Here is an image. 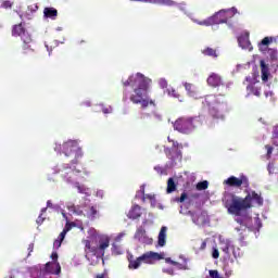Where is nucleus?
<instances>
[{
  "label": "nucleus",
  "mask_w": 278,
  "mask_h": 278,
  "mask_svg": "<svg viewBox=\"0 0 278 278\" xmlns=\"http://www.w3.org/2000/svg\"><path fill=\"white\" fill-rule=\"evenodd\" d=\"M55 153L60 155H65V157H74L70 164L56 165L52 168V174L58 175L62 170H67L62 175L63 180L67 182L68 186L77 188L79 194H88L86 192V187L79 185L78 176L81 170L77 169V164L79 160L84 157V150L79 147V140H67L63 144L55 142L54 147Z\"/></svg>",
  "instance_id": "f257e3e1"
},
{
  "label": "nucleus",
  "mask_w": 278,
  "mask_h": 278,
  "mask_svg": "<svg viewBox=\"0 0 278 278\" xmlns=\"http://www.w3.org/2000/svg\"><path fill=\"white\" fill-rule=\"evenodd\" d=\"M124 88L130 86L132 92L129 100L135 105H141L143 110L149 105H155V101L149 99V86H151V78H147L142 73H136L122 81Z\"/></svg>",
  "instance_id": "f03ea898"
},
{
  "label": "nucleus",
  "mask_w": 278,
  "mask_h": 278,
  "mask_svg": "<svg viewBox=\"0 0 278 278\" xmlns=\"http://www.w3.org/2000/svg\"><path fill=\"white\" fill-rule=\"evenodd\" d=\"M224 205L228 214H231L232 216H242V213L247 212V210H251L253 205L262 207V205H264V198L261 193L255 191L249 192L245 198L229 193L224 199Z\"/></svg>",
  "instance_id": "7ed1b4c3"
},
{
  "label": "nucleus",
  "mask_w": 278,
  "mask_h": 278,
  "mask_svg": "<svg viewBox=\"0 0 278 278\" xmlns=\"http://www.w3.org/2000/svg\"><path fill=\"white\" fill-rule=\"evenodd\" d=\"M88 240H85V257L91 266H97L99 262L105 265V235L97 233V229L90 228Z\"/></svg>",
  "instance_id": "20e7f679"
},
{
  "label": "nucleus",
  "mask_w": 278,
  "mask_h": 278,
  "mask_svg": "<svg viewBox=\"0 0 278 278\" xmlns=\"http://www.w3.org/2000/svg\"><path fill=\"white\" fill-rule=\"evenodd\" d=\"M58 252H52L51 260L52 262H48L45 265L39 264L33 267H27L26 273L29 278H52L51 275H61L62 266L60 262H58Z\"/></svg>",
  "instance_id": "39448f33"
},
{
  "label": "nucleus",
  "mask_w": 278,
  "mask_h": 278,
  "mask_svg": "<svg viewBox=\"0 0 278 278\" xmlns=\"http://www.w3.org/2000/svg\"><path fill=\"white\" fill-rule=\"evenodd\" d=\"M203 108H208V114L214 121H225L227 114V105L220 101L215 94H210L202 102Z\"/></svg>",
  "instance_id": "423d86ee"
},
{
  "label": "nucleus",
  "mask_w": 278,
  "mask_h": 278,
  "mask_svg": "<svg viewBox=\"0 0 278 278\" xmlns=\"http://www.w3.org/2000/svg\"><path fill=\"white\" fill-rule=\"evenodd\" d=\"M236 14H238V9L236 8L220 10L208 18L198 22V25H204L205 27H210L212 25H220L223 23H227L229 18H233Z\"/></svg>",
  "instance_id": "0eeeda50"
},
{
  "label": "nucleus",
  "mask_w": 278,
  "mask_h": 278,
  "mask_svg": "<svg viewBox=\"0 0 278 278\" xmlns=\"http://www.w3.org/2000/svg\"><path fill=\"white\" fill-rule=\"evenodd\" d=\"M12 36H21L22 41L24 42L22 47L24 55H31V53H34V49L31 48V35L25 30V27L14 25Z\"/></svg>",
  "instance_id": "6e6552de"
},
{
  "label": "nucleus",
  "mask_w": 278,
  "mask_h": 278,
  "mask_svg": "<svg viewBox=\"0 0 278 278\" xmlns=\"http://www.w3.org/2000/svg\"><path fill=\"white\" fill-rule=\"evenodd\" d=\"M174 129L179 134H192L197 129V117H179L174 123Z\"/></svg>",
  "instance_id": "1a4fd4ad"
},
{
  "label": "nucleus",
  "mask_w": 278,
  "mask_h": 278,
  "mask_svg": "<svg viewBox=\"0 0 278 278\" xmlns=\"http://www.w3.org/2000/svg\"><path fill=\"white\" fill-rule=\"evenodd\" d=\"M151 260H162V255H160V253L156 252H148L144 253L143 255L137 257V260H134V256H130L128 258L129 261V268H134L135 270L140 268V264H142V262L144 264H149V262H151Z\"/></svg>",
  "instance_id": "9d476101"
},
{
  "label": "nucleus",
  "mask_w": 278,
  "mask_h": 278,
  "mask_svg": "<svg viewBox=\"0 0 278 278\" xmlns=\"http://www.w3.org/2000/svg\"><path fill=\"white\" fill-rule=\"evenodd\" d=\"M125 232H119L116 237H106L105 238V249L110 247V242H112V253L114 255H121L123 253V249L121 248V242L123 241V237Z\"/></svg>",
  "instance_id": "9b49d317"
},
{
  "label": "nucleus",
  "mask_w": 278,
  "mask_h": 278,
  "mask_svg": "<svg viewBox=\"0 0 278 278\" xmlns=\"http://www.w3.org/2000/svg\"><path fill=\"white\" fill-rule=\"evenodd\" d=\"M226 186H229L230 188H240L241 186H244V188H249V178L245 176H241L240 178L236 176H230L228 179L224 181Z\"/></svg>",
  "instance_id": "f8f14e48"
},
{
  "label": "nucleus",
  "mask_w": 278,
  "mask_h": 278,
  "mask_svg": "<svg viewBox=\"0 0 278 278\" xmlns=\"http://www.w3.org/2000/svg\"><path fill=\"white\" fill-rule=\"evenodd\" d=\"M135 240L141 242V244H153V239L147 236V230L142 227L137 229L135 233Z\"/></svg>",
  "instance_id": "ddd939ff"
},
{
  "label": "nucleus",
  "mask_w": 278,
  "mask_h": 278,
  "mask_svg": "<svg viewBox=\"0 0 278 278\" xmlns=\"http://www.w3.org/2000/svg\"><path fill=\"white\" fill-rule=\"evenodd\" d=\"M207 86H211V88H219V86H223V77L216 73H212L207 79H206Z\"/></svg>",
  "instance_id": "4468645a"
},
{
  "label": "nucleus",
  "mask_w": 278,
  "mask_h": 278,
  "mask_svg": "<svg viewBox=\"0 0 278 278\" xmlns=\"http://www.w3.org/2000/svg\"><path fill=\"white\" fill-rule=\"evenodd\" d=\"M55 21L58 18V9L53 7H46L43 9V20L45 21Z\"/></svg>",
  "instance_id": "2eb2a0df"
},
{
  "label": "nucleus",
  "mask_w": 278,
  "mask_h": 278,
  "mask_svg": "<svg viewBox=\"0 0 278 278\" xmlns=\"http://www.w3.org/2000/svg\"><path fill=\"white\" fill-rule=\"evenodd\" d=\"M261 64V77L263 81H268V77H270V70L268 68V64L264 60L260 61Z\"/></svg>",
  "instance_id": "dca6fc26"
},
{
  "label": "nucleus",
  "mask_w": 278,
  "mask_h": 278,
  "mask_svg": "<svg viewBox=\"0 0 278 278\" xmlns=\"http://www.w3.org/2000/svg\"><path fill=\"white\" fill-rule=\"evenodd\" d=\"M127 216L128 218L136 220L137 218H140L142 216V208L140 207V205L136 204L130 208Z\"/></svg>",
  "instance_id": "f3484780"
},
{
  "label": "nucleus",
  "mask_w": 278,
  "mask_h": 278,
  "mask_svg": "<svg viewBox=\"0 0 278 278\" xmlns=\"http://www.w3.org/2000/svg\"><path fill=\"white\" fill-rule=\"evenodd\" d=\"M166 231H168V228L166 226H163L159 232V247H165L166 245Z\"/></svg>",
  "instance_id": "a211bd4d"
},
{
  "label": "nucleus",
  "mask_w": 278,
  "mask_h": 278,
  "mask_svg": "<svg viewBox=\"0 0 278 278\" xmlns=\"http://www.w3.org/2000/svg\"><path fill=\"white\" fill-rule=\"evenodd\" d=\"M20 18H21V23L18 25H21V27H24L23 25H25V21H31V18H34V14L29 11H26L24 13L18 12L17 13Z\"/></svg>",
  "instance_id": "6ab92c4d"
},
{
  "label": "nucleus",
  "mask_w": 278,
  "mask_h": 278,
  "mask_svg": "<svg viewBox=\"0 0 278 278\" xmlns=\"http://www.w3.org/2000/svg\"><path fill=\"white\" fill-rule=\"evenodd\" d=\"M270 42H273V37L263 38L258 45L260 51H266V48L268 47V45H270Z\"/></svg>",
  "instance_id": "aec40b11"
},
{
  "label": "nucleus",
  "mask_w": 278,
  "mask_h": 278,
  "mask_svg": "<svg viewBox=\"0 0 278 278\" xmlns=\"http://www.w3.org/2000/svg\"><path fill=\"white\" fill-rule=\"evenodd\" d=\"M267 58L270 59L271 62H278V52L277 49L269 48L267 49Z\"/></svg>",
  "instance_id": "412c9836"
},
{
  "label": "nucleus",
  "mask_w": 278,
  "mask_h": 278,
  "mask_svg": "<svg viewBox=\"0 0 278 278\" xmlns=\"http://www.w3.org/2000/svg\"><path fill=\"white\" fill-rule=\"evenodd\" d=\"M67 210L70 212H73V214H76V216H81V214H84V211L81 210V206H79V205H75V204L67 205Z\"/></svg>",
  "instance_id": "4be33fe9"
},
{
  "label": "nucleus",
  "mask_w": 278,
  "mask_h": 278,
  "mask_svg": "<svg viewBox=\"0 0 278 278\" xmlns=\"http://www.w3.org/2000/svg\"><path fill=\"white\" fill-rule=\"evenodd\" d=\"M203 55H208V58H218V53L216 52V49L214 48H205L202 50Z\"/></svg>",
  "instance_id": "5701e85b"
},
{
  "label": "nucleus",
  "mask_w": 278,
  "mask_h": 278,
  "mask_svg": "<svg viewBox=\"0 0 278 278\" xmlns=\"http://www.w3.org/2000/svg\"><path fill=\"white\" fill-rule=\"evenodd\" d=\"M177 190V185L175 184V179L168 178L167 180V194L175 192Z\"/></svg>",
  "instance_id": "b1692460"
},
{
  "label": "nucleus",
  "mask_w": 278,
  "mask_h": 278,
  "mask_svg": "<svg viewBox=\"0 0 278 278\" xmlns=\"http://www.w3.org/2000/svg\"><path fill=\"white\" fill-rule=\"evenodd\" d=\"M47 207L49 210H53V212H58V213H60L62 210V206H60V204H53V202H51V200L47 201Z\"/></svg>",
  "instance_id": "393cba45"
},
{
  "label": "nucleus",
  "mask_w": 278,
  "mask_h": 278,
  "mask_svg": "<svg viewBox=\"0 0 278 278\" xmlns=\"http://www.w3.org/2000/svg\"><path fill=\"white\" fill-rule=\"evenodd\" d=\"M248 90H250V92L252 94H254L255 97H261L262 96V89H260L258 87H255L253 85L248 86Z\"/></svg>",
  "instance_id": "a878e982"
},
{
  "label": "nucleus",
  "mask_w": 278,
  "mask_h": 278,
  "mask_svg": "<svg viewBox=\"0 0 278 278\" xmlns=\"http://www.w3.org/2000/svg\"><path fill=\"white\" fill-rule=\"evenodd\" d=\"M174 266H176L177 270H190V267H188V261H184V263L176 262Z\"/></svg>",
  "instance_id": "bb28decb"
},
{
  "label": "nucleus",
  "mask_w": 278,
  "mask_h": 278,
  "mask_svg": "<svg viewBox=\"0 0 278 278\" xmlns=\"http://www.w3.org/2000/svg\"><path fill=\"white\" fill-rule=\"evenodd\" d=\"M14 5V3L10 0H1L0 1V8L3 10H11V8Z\"/></svg>",
  "instance_id": "cd10ccee"
},
{
  "label": "nucleus",
  "mask_w": 278,
  "mask_h": 278,
  "mask_svg": "<svg viewBox=\"0 0 278 278\" xmlns=\"http://www.w3.org/2000/svg\"><path fill=\"white\" fill-rule=\"evenodd\" d=\"M184 86H185V89L188 92V96L189 97H194V85H192L190 83H185Z\"/></svg>",
  "instance_id": "c85d7f7f"
},
{
  "label": "nucleus",
  "mask_w": 278,
  "mask_h": 278,
  "mask_svg": "<svg viewBox=\"0 0 278 278\" xmlns=\"http://www.w3.org/2000/svg\"><path fill=\"white\" fill-rule=\"evenodd\" d=\"M210 182L207 180H203L197 184V190H207Z\"/></svg>",
  "instance_id": "c756f323"
},
{
  "label": "nucleus",
  "mask_w": 278,
  "mask_h": 278,
  "mask_svg": "<svg viewBox=\"0 0 278 278\" xmlns=\"http://www.w3.org/2000/svg\"><path fill=\"white\" fill-rule=\"evenodd\" d=\"M271 140H273V144L275 147H278V126L274 127Z\"/></svg>",
  "instance_id": "7c9ffc66"
},
{
  "label": "nucleus",
  "mask_w": 278,
  "mask_h": 278,
  "mask_svg": "<svg viewBox=\"0 0 278 278\" xmlns=\"http://www.w3.org/2000/svg\"><path fill=\"white\" fill-rule=\"evenodd\" d=\"M92 112H102L103 114H105V104L103 103L94 104L92 108Z\"/></svg>",
  "instance_id": "2f4dec72"
},
{
  "label": "nucleus",
  "mask_w": 278,
  "mask_h": 278,
  "mask_svg": "<svg viewBox=\"0 0 278 278\" xmlns=\"http://www.w3.org/2000/svg\"><path fill=\"white\" fill-rule=\"evenodd\" d=\"M22 274L18 271V269H13L9 271V275L5 278H18Z\"/></svg>",
  "instance_id": "473e14b6"
},
{
  "label": "nucleus",
  "mask_w": 278,
  "mask_h": 278,
  "mask_svg": "<svg viewBox=\"0 0 278 278\" xmlns=\"http://www.w3.org/2000/svg\"><path fill=\"white\" fill-rule=\"evenodd\" d=\"M239 45L242 47V49H249L251 41H249V39L241 38L239 39Z\"/></svg>",
  "instance_id": "72a5a7b5"
},
{
  "label": "nucleus",
  "mask_w": 278,
  "mask_h": 278,
  "mask_svg": "<svg viewBox=\"0 0 278 278\" xmlns=\"http://www.w3.org/2000/svg\"><path fill=\"white\" fill-rule=\"evenodd\" d=\"M160 3H162V5H168V7H173V5H177V2H175L174 0H159Z\"/></svg>",
  "instance_id": "f704fd0d"
},
{
  "label": "nucleus",
  "mask_w": 278,
  "mask_h": 278,
  "mask_svg": "<svg viewBox=\"0 0 278 278\" xmlns=\"http://www.w3.org/2000/svg\"><path fill=\"white\" fill-rule=\"evenodd\" d=\"M73 227H75V224L71 223V220H67L65 224V227L63 228V231L68 233V231H71V229H73Z\"/></svg>",
  "instance_id": "c9c22d12"
},
{
  "label": "nucleus",
  "mask_w": 278,
  "mask_h": 278,
  "mask_svg": "<svg viewBox=\"0 0 278 278\" xmlns=\"http://www.w3.org/2000/svg\"><path fill=\"white\" fill-rule=\"evenodd\" d=\"M265 149H266V151H267V159L268 160H270V157L273 156V151H274V148H273V146H270V144H266L265 146Z\"/></svg>",
  "instance_id": "e433bc0d"
},
{
  "label": "nucleus",
  "mask_w": 278,
  "mask_h": 278,
  "mask_svg": "<svg viewBox=\"0 0 278 278\" xmlns=\"http://www.w3.org/2000/svg\"><path fill=\"white\" fill-rule=\"evenodd\" d=\"M80 108H92V101L84 100L79 103Z\"/></svg>",
  "instance_id": "4c0bfd02"
},
{
  "label": "nucleus",
  "mask_w": 278,
  "mask_h": 278,
  "mask_svg": "<svg viewBox=\"0 0 278 278\" xmlns=\"http://www.w3.org/2000/svg\"><path fill=\"white\" fill-rule=\"evenodd\" d=\"M208 275L211 278H220V275L218 274V270H216V269H211L208 271Z\"/></svg>",
  "instance_id": "58836bf2"
},
{
  "label": "nucleus",
  "mask_w": 278,
  "mask_h": 278,
  "mask_svg": "<svg viewBox=\"0 0 278 278\" xmlns=\"http://www.w3.org/2000/svg\"><path fill=\"white\" fill-rule=\"evenodd\" d=\"M89 216H91V218H94L97 216V206H90Z\"/></svg>",
  "instance_id": "ea45409f"
},
{
  "label": "nucleus",
  "mask_w": 278,
  "mask_h": 278,
  "mask_svg": "<svg viewBox=\"0 0 278 278\" xmlns=\"http://www.w3.org/2000/svg\"><path fill=\"white\" fill-rule=\"evenodd\" d=\"M186 199H188V193L182 192L181 195H180V198H177L176 201H177L178 203H184V201H186Z\"/></svg>",
  "instance_id": "a19ab883"
},
{
  "label": "nucleus",
  "mask_w": 278,
  "mask_h": 278,
  "mask_svg": "<svg viewBox=\"0 0 278 278\" xmlns=\"http://www.w3.org/2000/svg\"><path fill=\"white\" fill-rule=\"evenodd\" d=\"M28 12H31V14L38 12V4L28 5Z\"/></svg>",
  "instance_id": "79ce46f5"
},
{
  "label": "nucleus",
  "mask_w": 278,
  "mask_h": 278,
  "mask_svg": "<svg viewBox=\"0 0 278 278\" xmlns=\"http://www.w3.org/2000/svg\"><path fill=\"white\" fill-rule=\"evenodd\" d=\"M213 260H218L220 257V253L218 252V249H214L212 253Z\"/></svg>",
  "instance_id": "37998d69"
},
{
  "label": "nucleus",
  "mask_w": 278,
  "mask_h": 278,
  "mask_svg": "<svg viewBox=\"0 0 278 278\" xmlns=\"http://www.w3.org/2000/svg\"><path fill=\"white\" fill-rule=\"evenodd\" d=\"M62 242H64V241H62L60 239H55L54 243H53L54 249H60V247H62Z\"/></svg>",
  "instance_id": "c03bdc74"
},
{
  "label": "nucleus",
  "mask_w": 278,
  "mask_h": 278,
  "mask_svg": "<svg viewBox=\"0 0 278 278\" xmlns=\"http://www.w3.org/2000/svg\"><path fill=\"white\" fill-rule=\"evenodd\" d=\"M159 84H160L161 88H167V86H168V81H166V79H164V78L160 79Z\"/></svg>",
  "instance_id": "a18cd8bd"
},
{
  "label": "nucleus",
  "mask_w": 278,
  "mask_h": 278,
  "mask_svg": "<svg viewBox=\"0 0 278 278\" xmlns=\"http://www.w3.org/2000/svg\"><path fill=\"white\" fill-rule=\"evenodd\" d=\"M167 140L172 142L174 149H179V142L172 140L170 137H168Z\"/></svg>",
  "instance_id": "49530a36"
},
{
  "label": "nucleus",
  "mask_w": 278,
  "mask_h": 278,
  "mask_svg": "<svg viewBox=\"0 0 278 278\" xmlns=\"http://www.w3.org/2000/svg\"><path fill=\"white\" fill-rule=\"evenodd\" d=\"M45 220H46V218L42 217V214H39V216H38L36 223H37V225L40 226V225H42V223H45Z\"/></svg>",
  "instance_id": "de8ad7c7"
},
{
  "label": "nucleus",
  "mask_w": 278,
  "mask_h": 278,
  "mask_svg": "<svg viewBox=\"0 0 278 278\" xmlns=\"http://www.w3.org/2000/svg\"><path fill=\"white\" fill-rule=\"evenodd\" d=\"M66 233H68V232H66L65 230H62V232L59 235L58 239L64 241V239L66 238Z\"/></svg>",
  "instance_id": "09e8293b"
},
{
  "label": "nucleus",
  "mask_w": 278,
  "mask_h": 278,
  "mask_svg": "<svg viewBox=\"0 0 278 278\" xmlns=\"http://www.w3.org/2000/svg\"><path fill=\"white\" fill-rule=\"evenodd\" d=\"M105 194V192L103 190H98L96 192V197H98L99 199H103V195Z\"/></svg>",
  "instance_id": "8fccbe9b"
},
{
  "label": "nucleus",
  "mask_w": 278,
  "mask_h": 278,
  "mask_svg": "<svg viewBox=\"0 0 278 278\" xmlns=\"http://www.w3.org/2000/svg\"><path fill=\"white\" fill-rule=\"evenodd\" d=\"M60 213L62 214V216L66 220V223H68L70 219H68V215H66V212L63 208H61Z\"/></svg>",
  "instance_id": "3c124183"
},
{
  "label": "nucleus",
  "mask_w": 278,
  "mask_h": 278,
  "mask_svg": "<svg viewBox=\"0 0 278 278\" xmlns=\"http://www.w3.org/2000/svg\"><path fill=\"white\" fill-rule=\"evenodd\" d=\"M165 262H166V264H172V266H175V264H177V262L170 260V257H166Z\"/></svg>",
  "instance_id": "603ef678"
},
{
  "label": "nucleus",
  "mask_w": 278,
  "mask_h": 278,
  "mask_svg": "<svg viewBox=\"0 0 278 278\" xmlns=\"http://www.w3.org/2000/svg\"><path fill=\"white\" fill-rule=\"evenodd\" d=\"M31 253H34V243H29L28 245V257L31 255Z\"/></svg>",
  "instance_id": "864d4df0"
},
{
  "label": "nucleus",
  "mask_w": 278,
  "mask_h": 278,
  "mask_svg": "<svg viewBox=\"0 0 278 278\" xmlns=\"http://www.w3.org/2000/svg\"><path fill=\"white\" fill-rule=\"evenodd\" d=\"M164 273H166L167 275H175V270L173 268L164 269Z\"/></svg>",
  "instance_id": "5fc2aeb1"
},
{
  "label": "nucleus",
  "mask_w": 278,
  "mask_h": 278,
  "mask_svg": "<svg viewBox=\"0 0 278 278\" xmlns=\"http://www.w3.org/2000/svg\"><path fill=\"white\" fill-rule=\"evenodd\" d=\"M206 247H207V242H206V241H203V242L201 243V245H200V251H205Z\"/></svg>",
  "instance_id": "6e6d98bb"
},
{
  "label": "nucleus",
  "mask_w": 278,
  "mask_h": 278,
  "mask_svg": "<svg viewBox=\"0 0 278 278\" xmlns=\"http://www.w3.org/2000/svg\"><path fill=\"white\" fill-rule=\"evenodd\" d=\"M169 93L172 94V97H175L176 99L179 98V93H177V91L175 89H172V91Z\"/></svg>",
  "instance_id": "4d7b16f0"
},
{
  "label": "nucleus",
  "mask_w": 278,
  "mask_h": 278,
  "mask_svg": "<svg viewBox=\"0 0 278 278\" xmlns=\"http://www.w3.org/2000/svg\"><path fill=\"white\" fill-rule=\"evenodd\" d=\"M45 47L48 51V54L51 56V52L53 51V48L49 47V45L45 43Z\"/></svg>",
  "instance_id": "13d9d810"
},
{
  "label": "nucleus",
  "mask_w": 278,
  "mask_h": 278,
  "mask_svg": "<svg viewBox=\"0 0 278 278\" xmlns=\"http://www.w3.org/2000/svg\"><path fill=\"white\" fill-rule=\"evenodd\" d=\"M165 153H166V156H167L169 160H173V155L170 154V149L165 150Z\"/></svg>",
  "instance_id": "bf43d9fd"
},
{
  "label": "nucleus",
  "mask_w": 278,
  "mask_h": 278,
  "mask_svg": "<svg viewBox=\"0 0 278 278\" xmlns=\"http://www.w3.org/2000/svg\"><path fill=\"white\" fill-rule=\"evenodd\" d=\"M237 223H239V225H245L244 219L241 217L237 218Z\"/></svg>",
  "instance_id": "052dcab7"
},
{
  "label": "nucleus",
  "mask_w": 278,
  "mask_h": 278,
  "mask_svg": "<svg viewBox=\"0 0 278 278\" xmlns=\"http://www.w3.org/2000/svg\"><path fill=\"white\" fill-rule=\"evenodd\" d=\"M60 43H61V45H64V40H63V41L54 40V46H55V47H60Z\"/></svg>",
  "instance_id": "680f3d73"
},
{
  "label": "nucleus",
  "mask_w": 278,
  "mask_h": 278,
  "mask_svg": "<svg viewBox=\"0 0 278 278\" xmlns=\"http://www.w3.org/2000/svg\"><path fill=\"white\" fill-rule=\"evenodd\" d=\"M47 210H49V207H47V206L41 208V211H40L41 216H42V214L47 213Z\"/></svg>",
  "instance_id": "e2e57ef3"
},
{
  "label": "nucleus",
  "mask_w": 278,
  "mask_h": 278,
  "mask_svg": "<svg viewBox=\"0 0 278 278\" xmlns=\"http://www.w3.org/2000/svg\"><path fill=\"white\" fill-rule=\"evenodd\" d=\"M96 278H105V271H103V273L100 274V275H97Z\"/></svg>",
  "instance_id": "0e129e2a"
},
{
  "label": "nucleus",
  "mask_w": 278,
  "mask_h": 278,
  "mask_svg": "<svg viewBox=\"0 0 278 278\" xmlns=\"http://www.w3.org/2000/svg\"><path fill=\"white\" fill-rule=\"evenodd\" d=\"M267 169L269 174H273V165H268Z\"/></svg>",
  "instance_id": "69168bd1"
},
{
  "label": "nucleus",
  "mask_w": 278,
  "mask_h": 278,
  "mask_svg": "<svg viewBox=\"0 0 278 278\" xmlns=\"http://www.w3.org/2000/svg\"><path fill=\"white\" fill-rule=\"evenodd\" d=\"M240 242H244V237L243 236L240 237Z\"/></svg>",
  "instance_id": "338daca9"
},
{
  "label": "nucleus",
  "mask_w": 278,
  "mask_h": 278,
  "mask_svg": "<svg viewBox=\"0 0 278 278\" xmlns=\"http://www.w3.org/2000/svg\"><path fill=\"white\" fill-rule=\"evenodd\" d=\"M56 30H58V31H62V27H60V26L56 27Z\"/></svg>",
  "instance_id": "774afa93"
}]
</instances>
